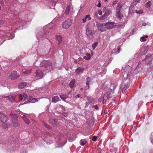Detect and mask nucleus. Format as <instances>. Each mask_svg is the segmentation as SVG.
<instances>
[{
	"label": "nucleus",
	"instance_id": "c85d7f7f",
	"mask_svg": "<svg viewBox=\"0 0 153 153\" xmlns=\"http://www.w3.org/2000/svg\"><path fill=\"white\" fill-rule=\"evenodd\" d=\"M143 51L142 52V54H143L146 53L148 51V49L147 47H145L143 49Z\"/></svg>",
	"mask_w": 153,
	"mask_h": 153
},
{
	"label": "nucleus",
	"instance_id": "2f4dec72",
	"mask_svg": "<svg viewBox=\"0 0 153 153\" xmlns=\"http://www.w3.org/2000/svg\"><path fill=\"white\" fill-rule=\"evenodd\" d=\"M43 125L45 126L46 128H47L48 129H51V127L49 125L46 124L44 122H43Z\"/></svg>",
	"mask_w": 153,
	"mask_h": 153
},
{
	"label": "nucleus",
	"instance_id": "6e6552de",
	"mask_svg": "<svg viewBox=\"0 0 153 153\" xmlns=\"http://www.w3.org/2000/svg\"><path fill=\"white\" fill-rule=\"evenodd\" d=\"M104 25L100 23H97L96 24V26L98 30L101 32H103L105 30L106 28L104 27Z\"/></svg>",
	"mask_w": 153,
	"mask_h": 153
},
{
	"label": "nucleus",
	"instance_id": "8fccbe9b",
	"mask_svg": "<svg viewBox=\"0 0 153 153\" xmlns=\"http://www.w3.org/2000/svg\"><path fill=\"white\" fill-rule=\"evenodd\" d=\"M98 7H100L101 6V4L100 3V1L99 2L97 6Z\"/></svg>",
	"mask_w": 153,
	"mask_h": 153
},
{
	"label": "nucleus",
	"instance_id": "4468645a",
	"mask_svg": "<svg viewBox=\"0 0 153 153\" xmlns=\"http://www.w3.org/2000/svg\"><path fill=\"white\" fill-rule=\"evenodd\" d=\"M27 85V83L25 82L20 83L19 85V88L22 89L25 87Z\"/></svg>",
	"mask_w": 153,
	"mask_h": 153
},
{
	"label": "nucleus",
	"instance_id": "4c0bfd02",
	"mask_svg": "<svg viewBox=\"0 0 153 153\" xmlns=\"http://www.w3.org/2000/svg\"><path fill=\"white\" fill-rule=\"evenodd\" d=\"M97 137L96 136H94L92 138V140L94 141H95L97 140Z\"/></svg>",
	"mask_w": 153,
	"mask_h": 153
},
{
	"label": "nucleus",
	"instance_id": "f03ea898",
	"mask_svg": "<svg viewBox=\"0 0 153 153\" xmlns=\"http://www.w3.org/2000/svg\"><path fill=\"white\" fill-rule=\"evenodd\" d=\"M9 117L11 119L12 123L14 127L18 126L19 123L18 121V117L16 114H10Z\"/></svg>",
	"mask_w": 153,
	"mask_h": 153
},
{
	"label": "nucleus",
	"instance_id": "423d86ee",
	"mask_svg": "<svg viewBox=\"0 0 153 153\" xmlns=\"http://www.w3.org/2000/svg\"><path fill=\"white\" fill-rule=\"evenodd\" d=\"M19 76V75L16 71H13L9 75V78L11 80L16 79Z\"/></svg>",
	"mask_w": 153,
	"mask_h": 153
},
{
	"label": "nucleus",
	"instance_id": "b1692460",
	"mask_svg": "<svg viewBox=\"0 0 153 153\" xmlns=\"http://www.w3.org/2000/svg\"><path fill=\"white\" fill-rule=\"evenodd\" d=\"M49 123L53 126H55L56 123V121L55 119L49 120Z\"/></svg>",
	"mask_w": 153,
	"mask_h": 153
},
{
	"label": "nucleus",
	"instance_id": "bb28decb",
	"mask_svg": "<svg viewBox=\"0 0 153 153\" xmlns=\"http://www.w3.org/2000/svg\"><path fill=\"white\" fill-rule=\"evenodd\" d=\"M116 87V86L114 84H112L111 85L110 87V89L111 90V91H113Z\"/></svg>",
	"mask_w": 153,
	"mask_h": 153
},
{
	"label": "nucleus",
	"instance_id": "603ef678",
	"mask_svg": "<svg viewBox=\"0 0 153 153\" xmlns=\"http://www.w3.org/2000/svg\"><path fill=\"white\" fill-rule=\"evenodd\" d=\"M90 16V15H87L85 17V18L86 19H87L88 18V17H89Z\"/></svg>",
	"mask_w": 153,
	"mask_h": 153
},
{
	"label": "nucleus",
	"instance_id": "c03bdc74",
	"mask_svg": "<svg viewBox=\"0 0 153 153\" xmlns=\"http://www.w3.org/2000/svg\"><path fill=\"white\" fill-rule=\"evenodd\" d=\"M151 56V55L150 54H148L146 56V59H147L149 58Z\"/></svg>",
	"mask_w": 153,
	"mask_h": 153
},
{
	"label": "nucleus",
	"instance_id": "f8f14e48",
	"mask_svg": "<svg viewBox=\"0 0 153 153\" xmlns=\"http://www.w3.org/2000/svg\"><path fill=\"white\" fill-rule=\"evenodd\" d=\"M130 86V82H128L126 84H125L123 89L122 93H125L127 91L128 88Z\"/></svg>",
	"mask_w": 153,
	"mask_h": 153
},
{
	"label": "nucleus",
	"instance_id": "e2e57ef3",
	"mask_svg": "<svg viewBox=\"0 0 153 153\" xmlns=\"http://www.w3.org/2000/svg\"><path fill=\"white\" fill-rule=\"evenodd\" d=\"M113 100L114 101H115V100L113 99Z\"/></svg>",
	"mask_w": 153,
	"mask_h": 153
},
{
	"label": "nucleus",
	"instance_id": "680f3d73",
	"mask_svg": "<svg viewBox=\"0 0 153 153\" xmlns=\"http://www.w3.org/2000/svg\"><path fill=\"white\" fill-rule=\"evenodd\" d=\"M27 103V102H25L23 104H26Z\"/></svg>",
	"mask_w": 153,
	"mask_h": 153
},
{
	"label": "nucleus",
	"instance_id": "dca6fc26",
	"mask_svg": "<svg viewBox=\"0 0 153 153\" xmlns=\"http://www.w3.org/2000/svg\"><path fill=\"white\" fill-rule=\"evenodd\" d=\"M84 70V68L79 67L76 69L75 71L77 72V74H79L80 73H82Z\"/></svg>",
	"mask_w": 153,
	"mask_h": 153
},
{
	"label": "nucleus",
	"instance_id": "ea45409f",
	"mask_svg": "<svg viewBox=\"0 0 153 153\" xmlns=\"http://www.w3.org/2000/svg\"><path fill=\"white\" fill-rule=\"evenodd\" d=\"M85 104H86V105H85V107L88 106L90 104V102H86V103H85Z\"/></svg>",
	"mask_w": 153,
	"mask_h": 153
},
{
	"label": "nucleus",
	"instance_id": "c9c22d12",
	"mask_svg": "<svg viewBox=\"0 0 153 153\" xmlns=\"http://www.w3.org/2000/svg\"><path fill=\"white\" fill-rule=\"evenodd\" d=\"M22 95L23 99L24 100H25L27 98V95L25 94H22Z\"/></svg>",
	"mask_w": 153,
	"mask_h": 153
},
{
	"label": "nucleus",
	"instance_id": "49530a36",
	"mask_svg": "<svg viewBox=\"0 0 153 153\" xmlns=\"http://www.w3.org/2000/svg\"><path fill=\"white\" fill-rule=\"evenodd\" d=\"M152 64V62L151 61H150L147 64V65H150Z\"/></svg>",
	"mask_w": 153,
	"mask_h": 153
},
{
	"label": "nucleus",
	"instance_id": "1a4fd4ad",
	"mask_svg": "<svg viewBox=\"0 0 153 153\" xmlns=\"http://www.w3.org/2000/svg\"><path fill=\"white\" fill-rule=\"evenodd\" d=\"M121 7V6H118L117 8V13L116 15L119 19H121L123 17V15L120 13V9Z\"/></svg>",
	"mask_w": 153,
	"mask_h": 153
},
{
	"label": "nucleus",
	"instance_id": "a878e982",
	"mask_svg": "<svg viewBox=\"0 0 153 153\" xmlns=\"http://www.w3.org/2000/svg\"><path fill=\"white\" fill-rule=\"evenodd\" d=\"M86 143V141L85 139H82L80 141V144L82 146L84 145Z\"/></svg>",
	"mask_w": 153,
	"mask_h": 153
},
{
	"label": "nucleus",
	"instance_id": "6e6d98bb",
	"mask_svg": "<svg viewBox=\"0 0 153 153\" xmlns=\"http://www.w3.org/2000/svg\"><path fill=\"white\" fill-rule=\"evenodd\" d=\"M91 19V17H90V16L89 17H88V20H90Z\"/></svg>",
	"mask_w": 153,
	"mask_h": 153
},
{
	"label": "nucleus",
	"instance_id": "052dcab7",
	"mask_svg": "<svg viewBox=\"0 0 153 153\" xmlns=\"http://www.w3.org/2000/svg\"><path fill=\"white\" fill-rule=\"evenodd\" d=\"M115 3H116L115 2H113V4H115Z\"/></svg>",
	"mask_w": 153,
	"mask_h": 153
},
{
	"label": "nucleus",
	"instance_id": "864d4df0",
	"mask_svg": "<svg viewBox=\"0 0 153 153\" xmlns=\"http://www.w3.org/2000/svg\"><path fill=\"white\" fill-rule=\"evenodd\" d=\"M146 25V23L145 22H144L142 24V25L143 26H145Z\"/></svg>",
	"mask_w": 153,
	"mask_h": 153
},
{
	"label": "nucleus",
	"instance_id": "ddd939ff",
	"mask_svg": "<svg viewBox=\"0 0 153 153\" xmlns=\"http://www.w3.org/2000/svg\"><path fill=\"white\" fill-rule=\"evenodd\" d=\"M28 100L29 102L32 103H34L38 101V99L35 98H33L31 97H29Z\"/></svg>",
	"mask_w": 153,
	"mask_h": 153
},
{
	"label": "nucleus",
	"instance_id": "0eeeda50",
	"mask_svg": "<svg viewBox=\"0 0 153 153\" xmlns=\"http://www.w3.org/2000/svg\"><path fill=\"white\" fill-rule=\"evenodd\" d=\"M114 24L113 22H108L104 24V26L106 29H111L114 28L113 25Z\"/></svg>",
	"mask_w": 153,
	"mask_h": 153
},
{
	"label": "nucleus",
	"instance_id": "393cba45",
	"mask_svg": "<svg viewBox=\"0 0 153 153\" xmlns=\"http://www.w3.org/2000/svg\"><path fill=\"white\" fill-rule=\"evenodd\" d=\"M23 118V119L24 121V122L27 124H29L30 123L29 120L26 117L24 116V117H22Z\"/></svg>",
	"mask_w": 153,
	"mask_h": 153
},
{
	"label": "nucleus",
	"instance_id": "473e14b6",
	"mask_svg": "<svg viewBox=\"0 0 153 153\" xmlns=\"http://www.w3.org/2000/svg\"><path fill=\"white\" fill-rule=\"evenodd\" d=\"M151 5V3L150 1H149L147 2L145 4V6L149 8L150 7Z\"/></svg>",
	"mask_w": 153,
	"mask_h": 153
},
{
	"label": "nucleus",
	"instance_id": "3c124183",
	"mask_svg": "<svg viewBox=\"0 0 153 153\" xmlns=\"http://www.w3.org/2000/svg\"><path fill=\"white\" fill-rule=\"evenodd\" d=\"M82 20H83L82 22H83V23H85L86 21V19L85 18L83 19H82Z\"/></svg>",
	"mask_w": 153,
	"mask_h": 153
},
{
	"label": "nucleus",
	"instance_id": "aec40b11",
	"mask_svg": "<svg viewBox=\"0 0 153 153\" xmlns=\"http://www.w3.org/2000/svg\"><path fill=\"white\" fill-rule=\"evenodd\" d=\"M75 80H72L71 81L69 84V86L70 87L72 88H73L74 86V85L75 83Z\"/></svg>",
	"mask_w": 153,
	"mask_h": 153
},
{
	"label": "nucleus",
	"instance_id": "9d476101",
	"mask_svg": "<svg viewBox=\"0 0 153 153\" xmlns=\"http://www.w3.org/2000/svg\"><path fill=\"white\" fill-rule=\"evenodd\" d=\"M110 94L111 92L109 91H107L106 93L105 94L103 97L102 102L103 103L105 104L106 103V101L108 99V97H110Z\"/></svg>",
	"mask_w": 153,
	"mask_h": 153
},
{
	"label": "nucleus",
	"instance_id": "2eb2a0df",
	"mask_svg": "<svg viewBox=\"0 0 153 153\" xmlns=\"http://www.w3.org/2000/svg\"><path fill=\"white\" fill-rule=\"evenodd\" d=\"M2 97L3 98L4 97L7 98V100H9L10 102H13L14 101V99L13 97L11 95H10L9 96H3Z\"/></svg>",
	"mask_w": 153,
	"mask_h": 153
},
{
	"label": "nucleus",
	"instance_id": "bf43d9fd",
	"mask_svg": "<svg viewBox=\"0 0 153 153\" xmlns=\"http://www.w3.org/2000/svg\"><path fill=\"white\" fill-rule=\"evenodd\" d=\"M97 15H98V14H97V13L95 14V16H97Z\"/></svg>",
	"mask_w": 153,
	"mask_h": 153
},
{
	"label": "nucleus",
	"instance_id": "6ab92c4d",
	"mask_svg": "<svg viewBox=\"0 0 153 153\" xmlns=\"http://www.w3.org/2000/svg\"><path fill=\"white\" fill-rule=\"evenodd\" d=\"M59 97L57 96H55L53 97L52 99V102H56L59 101Z\"/></svg>",
	"mask_w": 153,
	"mask_h": 153
},
{
	"label": "nucleus",
	"instance_id": "79ce46f5",
	"mask_svg": "<svg viewBox=\"0 0 153 153\" xmlns=\"http://www.w3.org/2000/svg\"><path fill=\"white\" fill-rule=\"evenodd\" d=\"M120 49H121V47L120 46H119L117 48V52L118 53H120Z\"/></svg>",
	"mask_w": 153,
	"mask_h": 153
},
{
	"label": "nucleus",
	"instance_id": "09e8293b",
	"mask_svg": "<svg viewBox=\"0 0 153 153\" xmlns=\"http://www.w3.org/2000/svg\"><path fill=\"white\" fill-rule=\"evenodd\" d=\"M0 3L1 5H3L4 4L3 0H0Z\"/></svg>",
	"mask_w": 153,
	"mask_h": 153
},
{
	"label": "nucleus",
	"instance_id": "e433bc0d",
	"mask_svg": "<svg viewBox=\"0 0 153 153\" xmlns=\"http://www.w3.org/2000/svg\"><path fill=\"white\" fill-rule=\"evenodd\" d=\"M19 100L20 101H22L23 99L22 94H20L19 96Z\"/></svg>",
	"mask_w": 153,
	"mask_h": 153
},
{
	"label": "nucleus",
	"instance_id": "f704fd0d",
	"mask_svg": "<svg viewBox=\"0 0 153 153\" xmlns=\"http://www.w3.org/2000/svg\"><path fill=\"white\" fill-rule=\"evenodd\" d=\"M135 12L137 14H142L143 13V11L142 10H135Z\"/></svg>",
	"mask_w": 153,
	"mask_h": 153
},
{
	"label": "nucleus",
	"instance_id": "a18cd8bd",
	"mask_svg": "<svg viewBox=\"0 0 153 153\" xmlns=\"http://www.w3.org/2000/svg\"><path fill=\"white\" fill-rule=\"evenodd\" d=\"M140 0H134V2L137 3L140 2Z\"/></svg>",
	"mask_w": 153,
	"mask_h": 153
},
{
	"label": "nucleus",
	"instance_id": "a211bd4d",
	"mask_svg": "<svg viewBox=\"0 0 153 153\" xmlns=\"http://www.w3.org/2000/svg\"><path fill=\"white\" fill-rule=\"evenodd\" d=\"M86 56H85L83 57V58L87 60H89L91 58V55L90 53H86Z\"/></svg>",
	"mask_w": 153,
	"mask_h": 153
},
{
	"label": "nucleus",
	"instance_id": "cd10ccee",
	"mask_svg": "<svg viewBox=\"0 0 153 153\" xmlns=\"http://www.w3.org/2000/svg\"><path fill=\"white\" fill-rule=\"evenodd\" d=\"M60 97L61 99L64 101L67 98L68 96L67 95H60Z\"/></svg>",
	"mask_w": 153,
	"mask_h": 153
},
{
	"label": "nucleus",
	"instance_id": "c756f323",
	"mask_svg": "<svg viewBox=\"0 0 153 153\" xmlns=\"http://www.w3.org/2000/svg\"><path fill=\"white\" fill-rule=\"evenodd\" d=\"M70 10V6L68 5L67 7L66 8L65 11V13L66 14V15H67L68 14L69 11Z\"/></svg>",
	"mask_w": 153,
	"mask_h": 153
},
{
	"label": "nucleus",
	"instance_id": "37998d69",
	"mask_svg": "<svg viewBox=\"0 0 153 153\" xmlns=\"http://www.w3.org/2000/svg\"><path fill=\"white\" fill-rule=\"evenodd\" d=\"M92 107H93L95 108L96 110H98V107L97 105H96L94 106H93Z\"/></svg>",
	"mask_w": 153,
	"mask_h": 153
},
{
	"label": "nucleus",
	"instance_id": "5fc2aeb1",
	"mask_svg": "<svg viewBox=\"0 0 153 153\" xmlns=\"http://www.w3.org/2000/svg\"><path fill=\"white\" fill-rule=\"evenodd\" d=\"M91 98H88V100L89 101L91 102H92V101H91Z\"/></svg>",
	"mask_w": 153,
	"mask_h": 153
},
{
	"label": "nucleus",
	"instance_id": "412c9836",
	"mask_svg": "<svg viewBox=\"0 0 153 153\" xmlns=\"http://www.w3.org/2000/svg\"><path fill=\"white\" fill-rule=\"evenodd\" d=\"M56 38L57 40L58 41V44H61L62 42V36L59 35L57 36L56 37Z\"/></svg>",
	"mask_w": 153,
	"mask_h": 153
},
{
	"label": "nucleus",
	"instance_id": "a19ab883",
	"mask_svg": "<svg viewBox=\"0 0 153 153\" xmlns=\"http://www.w3.org/2000/svg\"><path fill=\"white\" fill-rule=\"evenodd\" d=\"M98 13L99 15H101L102 14V12L100 10H98Z\"/></svg>",
	"mask_w": 153,
	"mask_h": 153
},
{
	"label": "nucleus",
	"instance_id": "4be33fe9",
	"mask_svg": "<svg viewBox=\"0 0 153 153\" xmlns=\"http://www.w3.org/2000/svg\"><path fill=\"white\" fill-rule=\"evenodd\" d=\"M91 78H90V77H88L86 78V85L88 87H89V83L91 82Z\"/></svg>",
	"mask_w": 153,
	"mask_h": 153
},
{
	"label": "nucleus",
	"instance_id": "13d9d810",
	"mask_svg": "<svg viewBox=\"0 0 153 153\" xmlns=\"http://www.w3.org/2000/svg\"><path fill=\"white\" fill-rule=\"evenodd\" d=\"M106 8V7H104L103 9V11H104Z\"/></svg>",
	"mask_w": 153,
	"mask_h": 153
},
{
	"label": "nucleus",
	"instance_id": "9b49d317",
	"mask_svg": "<svg viewBox=\"0 0 153 153\" xmlns=\"http://www.w3.org/2000/svg\"><path fill=\"white\" fill-rule=\"evenodd\" d=\"M36 76L37 77L38 79L42 78L43 76V72L41 70H37L36 72Z\"/></svg>",
	"mask_w": 153,
	"mask_h": 153
},
{
	"label": "nucleus",
	"instance_id": "58836bf2",
	"mask_svg": "<svg viewBox=\"0 0 153 153\" xmlns=\"http://www.w3.org/2000/svg\"><path fill=\"white\" fill-rule=\"evenodd\" d=\"M80 95L79 94H77L75 97V99H77L78 98H79L80 97Z\"/></svg>",
	"mask_w": 153,
	"mask_h": 153
},
{
	"label": "nucleus",
	"instance_id": "0e129e2a",
	"mask_svg": "<svg viewBox=\"0 0 153 153\" xmlns=\"http://www.w3.org/2000/svg\"><path fill=\"white\" fill-rule=\"evenodd\" d=\"M108 0H105V1H107Z\"/></svg>",
	"mask_w": 153,
	"mask_h": 153
},
{
	"label": "nucleus",
	"instance_id": "7c9ffc66",
	"mask_svg": "<svg viewBox=\"0 0 153 153\" xmlns=\"http://www.w3.org/2000/svg\"><path fill=\"white\" fill-rule=\"evenodd\" d=\"M98 45V42H96L94 43L92 45V49L93 50H94L96 47Z\"/></svg>",
	"mask_w": 153,
	"mask_h": 153
},
{
	"label": "nucleus",
	"instance_id": "f3484780",
	"mask_svg": "<svg viewBox=\"0 0 153 153\" xmlns=\"http://www.w3.org/2000/svg\"><path fill=\"white\" fill-rule=\"evenodd\" d=\"M32 72V69L30 70H27L25 71H23L22 73L24 75L28 74Z\"/></svg>",
	"mask_w": 153,
	"mask_h": 153
},
{
	"label": "nucleus",
	"instance_id": "72a5a7b5",
	"mask_svg": "<svg viewBox=\"0 0 153 153\" xmlns=\"http://www.w3.org/2000/svg\"><path fill=\"white\" fill-rule=\"evenodd\" d=\"M148 36L147 35H145L144 36H142L140 38V39H141L143 41H144L146 40V38H147Z\"/></svg>",
	"mask_w": 153,
	"mask_h": 153
},
{
	"label": "nucleus",
	"instance_id": "de8ad7c7",
	"mask_svg": "<svg viewBox=\"0 0 153 153\" xmlns=\"http://www.w3.org/2000/svg\"><path fill=\"white\" fill-rule=\"evenodd\" d=\"M4 23V21L2 20H0V25H1Z\"/></svg>",
	"mask_w": 153,
	"mask_h": 153
},
{
	"label": "nucleus",
	"instance_id": "4d7b16f0",
	"mask_svg": "<svg viewBox=\"0 0 153 153\" xmlns=\"http://www.w3.org/2000/svg\"><path fill=\"white\" fill-rule=\"evenodd\" d=\"M126 73H126V72L125 71L124 72V74L123 76H124L125 75V74H126Z\"/></svg>",
	"mask_w": 153,
	"mask_h": 153
},
{
	"label": "nucleus",
	"instance_id": "5701e85b",
	"mask_svg": "<svg viewBox=\"0 0 153 153\" xmlns=\"http://www.w3.org/2000/svg\"><path fill=\"white\" fill-rule=\"evenodd\" d=\"M111 11L110 10H108L106 12H105V15H103L102 17V18H103L105 17V18L108 15H109Z\"/></svg>",
	"mask_w": 153,
	"mask_h": 153
},
{
	"label": "nucleus",
	"instance_id": "39448f33",
	"mask_svg": "<svg viewBox=\"0 0 153 153\" xmlns=\"http://www.w3.org/2000/svg\"><path fill=\"white\" fill-rule=\"evenodd\" d=\"M86 33L88 37L90 38H93V31L91 30V27L87 25L86 27Z\"/></svg>",
	"mask_w": 153,
	"mask_h": 153
},
{
	"label": "nucleus",
	"instance_id": "7ed1b4c3",
	"mask_svg": "<svg viewBox=\"0 0 153 153\" xmlns=\"http://www.w3.org/2000/svg\"><path fill=\"white\" fill-rule=\"evenodd\" d=\"M41 65V66L46 69L45 71L47 70L51 71L52 70V64L51 61L49 60L44 61Z\"/></svg>",
	"mask_w": 153,
	"mask_h": 153
},
{
	"label": "nucleus",
	"instance_id": "20e7f679",
	"mask_svg": "<svg viewBox=\"0 0 153 153\" xmlns=\"http://www.w3.org/2000/svg\"><path fill=\"white\" fill-rule=\"evenodd\" d=\"M72 23V21L70 19H68L64 22L62 25L63 28L67 29L70 27Z\"/></svg>",
	"mask_w": 153,
	"mask_h": 153
},
{
	"label": "nucleus",
	"instance_id": "69168bd1",
	"mask_svg": "<svg viewBox=\"0 0 153 153\" xmlns=\"http://www.w3.org/2000/svg\"><path fill=\"white\" fill-rule=\"evenodd\" d=\"M82 88H81V90H82Z\"/></svg>",
	"mask_w": 153,
	"mask_h": 153
},
{
	"label": "nucleus",
	"instance_id": "f257e3e1",
	"mask_svg": "<svg viewBox=\"0 0 153 153\" xmlns=\"http://www.w3.org/2000/svg\"><path fill=\"white\" fill-rule=\"evenodd\" d=\"M8 120V118L6 116L3 114L0 113V120L3 123L2 126L4 128H8L10 126V123H6Z\"/></svg>",
	"mask_w": 153,
	"mask_h": 153
}]
</instances>
